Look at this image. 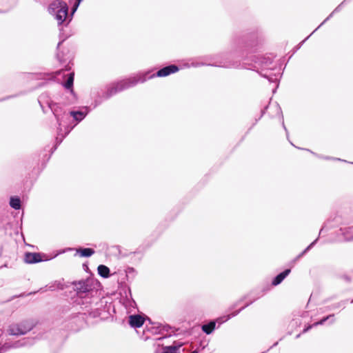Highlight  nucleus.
<instances>
[{
  "label": "nucleus",
  "mask_w": 353,
  "mask_h": 353,
  "mask_svg": "<svg viewBox=\"0 0 353 353\" xmlns=\"http://www.w3.org/2000/svg\"><path fill=\"white\" fill-rule=\"evenodd\" d=\"M314 325H309L308 326H307L303 330V333H305L307 332V331H309L310 329L312 328V327H314Z\"/></svg>",
  "instance_id": "nucleus-18"
},
{
  "label": "nucleus",
  "mask_w": 353,
  "mask_h": 353,
  "mask_svg": "<svg viewBox=\"0 0 353 353\" xmlns=\"http://www.w3.org/2000/svg\"><path fill=\"white\" fill-rule=\"evenodd\" d=\"M74 82V73H70L67 81L65 83L64 86L67 89H71Z\"/></svg>",
  "instance_id": "nucleus-13"
},
{
  "label": "nucleus",
  "mask_w": 353,
  "mask_h": 353,
  "mask_svg": "<svg viewBox=\"0 0 353 353\" xmlns=\"http://www.w3.org/2000/svg\"><path fill=\"white\" fill-rule=\"evenodd\" d=\"M77 253L81 257H90L94 254V250L92 248H78Z\"/></svg>",
  "instance_id": "nucleus-8"
},
{
  "label": "nucleus",
  "mask_w": 353,
  "mask_h": 353,
  "mask_svg": "<svg viewBox=\"0 0 353 353\" xmlns=\"http://www.w3.org/2000/svg\"><path fill=\"white\" fill-rule=\"evenodd\" d=\"M179 70V69L178 66L175 65H170L158 70V72L156 74H153L152 77H165L171 74H174L178 72Z\"/></svg>",
  "instance_id": "nucleus-3"
},
{
  "label": "nucleus",
  "mask_w": 353,
  "mask_h": 353,
  "mask_svg": "<svg viewBox=\"0 0 353 353\" xmlns=\"http://www.w3.org/2000/svg\"><path fill=\"white\" fill-rule=\"evenodd\" d=\"M34 325L32 322L25 321L19 324H14L10 326L8 332L10 335H21L25 334L30 331Z\"/></svg>",
  "instance_id": "nucleus-2"
},
{
  "label": "nucleus",
  "mask_w": 353,
  "mask_h": 353,
  "mask_svg": "<svg viewBox=\"0 0 353 353\" xmlns=\"http://www.w3.org/2000/svg\"><path fill=\"white\" fill-rule=\"evenodd\" d=\"M76 287L78 292H86L90 290L89 285L84 281L78 282V283L76 285Z\"/></svg>",
  "instance_id": "nucleus-10"
},
{
  "label": "nucleus",
  "mask_w": 353,
  "mask_h": 353,
  "mask_svg": "<svg viewBox=\"0 0 353 353\" xmlns=\"http://www.w3.org/2000/svg\"><path fill=\"white\" fill-rule=\"evenodd\" d=\"M216 323L214 321H210L209 323L203 325L202 326V330L207 334H211L214 330Z\"/></svg>",
  "instance_id": "nucleus-11"
},
{
  "label": "nucleus",
  "mask_w": 353,
  "mask_h": 353,
  "mask_svg": "<svg viewBox=\"0 0 353 353\" xmlns=\"http://www.w3.org/2000/svg\"><path fill=\"white\" fill-rule=\"evenodd\" d=\"M176 347H170L167 351L164 352L163 353H176Z\"/></svg>",
  "instance_id": "nucleus-16"
},
{
  "label": "nucleus",
  "mask_w": 353,
  "mask_h": 353,
  "mask_svg": "<svg viewBox=\"0 0 353 353\" xmlns=\"http://www.w3.org/2000/svg\"><path fill=\"white\" fill-rule=\"evenodd\" d=\"M82 0H77V2L75 3V4L73 6V8H72V12H74L77 7L79 6V4L80 3V2Z\"/></svg>",
  "instance_id": "nucleus-17"
},
{
  "label": "nucleus",
  "mask_w": 353,
  "mask_h": 353,
  "mask_svg": "<svg viewBox=\"0 0 353 353\" xmlns=\"http://www.w3.org/2000/svg\"><path fill=\"white\" fill-rule=\"evenodd\" d=\"M10 206L15 209L19 210L21 208V201L20 199L18 197H11L10 201Z\"/></svg>",
  "instance_id": "nucleus-12"
},
{
  "label": "nucleus",
  "mask_w": 353,
  "mask_h": 353,
  "mask_svg": "<svg viewBox=\"0 0 353 353\" xmlns=\"http://www.w3.org/2000/svg\"><path fill=\"white\" fill-rule=\"evenodd\" d=\"M290 272H291L290 269H287L285 271H283V272L278 274L272 281V285L275 286V285L280 284L285 279V278L290 273Z\"/></svg>",
  "instance_id": "nucleus-7"
},
{
  "label": "nucleus",
  "mask_w": 353,
  "mask_h": 353,
  "mask_svg": "<svg viewBox=\"0 0 353 353\" xmlns=\"http://www.w3.org/2000/svg\"><path fill=\"white\" fill-rule=\"evenodd\" d=\"M48 10L50 13L56 14L58 23L61 24L68 16V8L65 2L55 1L50 5Z\"/></svg>",
  "instance_id": "nucleus-1"
},
{
  "label": "nucleus",
  "mask_w": 353,
  "mask_h": 353,
  "mask_svg": "<svg viewBox=\"0 0 353 353\" xmlns=\"http://www.w3.org/2000/svg\"><path fill=\"white\" fill-rule=\"evenodd\" d=\"M332 316H334V314H330V315H328L325 317H324L323 319H322L321 321H318V322H316L315 323L313 324V325L314 326H317L319 325H323L327 319H329L330 317Z\"/></svg>",
  "instance_id": "nucleus-15"
},
{
  "label": "nucleus",
  "mask_w": 353,
  "mask_h": 353,
  "mask_svg": "<svg viewBox=\"0 0 353 353\" xmlns=\"http://www.w3.org/2000/svg\"><path fill=\"white\" fill-rule=\"evenodd\" d=\"M70 114L77 121H81L84 118V117H85L84 113L82 112H80V111H77V112L72 111V112H70Z\"/></svg>",
  "instance_id": "nucleus-14"
},
{
  "label": "nucleus",
  "mask_w": 353,
  "mask_h": 353,
  "mask_svg": "<svg viewBox=\"0 0 353 353\" xmlns=\"http://www.w3.org/2000/svg\"><path fill=\"white\" fill-rule=\"evenodd\" d=\"M130 86L129 80H123L117 83L113 84L108 90V94L112 95L116 94L117 92H120Z\"/></svg>",
  "instance_id": "nucleus-4"
},
{
  "label": "nucleus",
  "mask_w": 353,
  "mask_h": 353,
  "mask_svg": "<svg viewBox=\"0 0 353 353\" xmlns=\"http://www.w3.org/2000/svg\"><path fill=\"white\" fill-rule=\"evenodd\" d=\"M145 322V319L139 314L130 315L129 324L132 327H141Z\"/></svg>",
  "instance_id": "nucleus-6"
},
{
  "label": "nucleus",
  "mask_w": 353,
  "mask_h": 353,
  "mask_svg": "<svg viewBox=\"0 0 353 353\" xmlns=\"http://www.w3.org/2000/svg\"><path fill=\"white\" fill-rule=\"evenodd\" d=\"M300 336H301V334H297V335H296V338H299V337H300Z\"/></svg>",
  "instance_id": "nucleus-20"
},
{
  "label": "nucleus",
  "mask_w": 353,
  "mask_h": 353,
  "mask_svg": "<svg viewBox=\"0 0 353 353\" xmlns=\"http://www.w3.org/2000/svg\"><path fill=\"white\" fill-rule=\"evenodd\" d=\"M190 353H198V351L197 350H194V351H192V352Z\"/></svg>",
  "instance_id": "nucleus-19"
},
{
  "label": "nucleus",
  "mask_w": 353,
  "mask_h": 353,
  "mask_svg": "<svg viewBox=\"0 0 353 353\" xmlns=\"http://www.w3.org/2000/svg\"><path fill=\"white\" fill-rule=\"evenodd\" d=\"M98 273L99 274L103 277V278H108L110 276V269L104 265H99L98 266Z\"/></svg>",
  "instance_id": "nucleus-9"
},
{
  "label": "nucleus",
  "mask_w": 353,
  "mask_h": 353,
  "mask_svg": "<svg viewBox=\"0 0 353 353\" xmlns=\"http://www.w3.org/2000/svg\"><path fill=\"white\" fill-rule=\"evenodd\" d=\"M42 257L41 254L36 252H26L24 256V261L26 263H36L41 262Z\"/></svg>",
  "instance_id": "nucleus-5"
}]
</instances>
